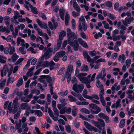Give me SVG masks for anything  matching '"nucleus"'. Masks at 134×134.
Instances as JSON below:
<instances>
[{"label": "nucleus", "instance_id": "obj_1", "mask_svg": "<svg viewBox=\"0 0 134 134\" xmlns=\"http://www.w3.org/2000/svg\"><path fill=\"white\" fill-rule=\"evenodd\" d=\"M53 50V48H49L48 49L44 52V54L42 56L41 62L37 65L36 68L38 69L40 66L44 68L49 66L50 62L48 61H46L43 62V59H49L52 55V52Z\"/></svg>", "mask_w": 134, "mask_h": 134}, {"label": "nucleus", "instance_id": "obj_2", "mask_svg": "<svg viewBox=\"0 0 134 134\" xmlns=\"http://www.w3.org/2000/svg\"><path fill=\"white\" fill-rule=\"evenodd\" d=\"M96 74V73H94L92 75L90 80V79L91 77V74L89 75L86 77H85L87 75L86 73L83 72L79 73L77 77L79 78L80 81L84 83L86 85L87 88H90L91 87L90 85V82L94 80Z\"/></svg>", "mask_w": 134, "mask_h": 134}, {"label": "nucleus", "instance_id": "obj_3", "mask_svg": "<svg viewBox=\"0 0 134 134\" xmlns=\"http://www.w3.org/2000/svg\"><path fill=\"white\" fill-rule=\"evenodd\" d=\"M89 106V109L92 114H97L101 111L100 108L94 104H90Z\"/></svg>", "mask_w": 134, "mask_h": 134}, {"label": "nucleus", "instance_id": "obj_4", "mask_svg": "<svg viewBox=\"0 0 134 134\" xmlns=\"http://www.w3.org/2000/svg\"><path fill=\"white\" fill-rule=\"evenodd\" d=\"M71 38H69L68 41V43L71 46L73 47L75 51H77L79 48V44L77 40L76 39L71 40Z\"/></svg>", "mask_w": 134, "mask_h": 134}, {"label": "nucleus", "instance_id": "obj_5", "mask_svg": "<svg viewBox=\"0 0 134 134\" xmlns=\"http://www.w3.org/2000/svg\"><path fill=\"white\" fill-rule=\"evenodd\" d=\"M77 85V84L74 85L72 88L73 90L77 93L81 92L84 88L83 84L78 85Z\"/></svg>", "mask_w": 134, "mask_h": 134}, {"label": "nucleus", "instance_id": "obj_6", "mask_svg": "<svg viewBox=\"0 0 134 134\" xmlns=\"http://www.w3.org/2000/svg\"><path fill=\"white\" fill-rule=\"evenodd\" d=\"M67 35L68 37V41L69 38H71V39H76L77 38V36L76 35L74 32H72L71 30L69 28H68L66 30Z\"/></svg>", "mask_w": 134, "mask_h": 134}, {"label": "nucleus", "instance_id": "obj_7", "mask_svg": "<svg viewBox=\"0 0 134 134\" xmlns=\"http://www.w3.org/2000/svg\"><path fill=\"white\" fill-rule=\"evenodd\" d=\"M134 20L133 17L129 18L126 17L125 20H122V23L125 26H127L128 24H130Z\"/></svg>", "mask_w": 134, "mask_h": 134}, {"label": "nucleus", "instance_id": "obj_8", "mask_svg": "<svg viewBox=\"0 0 134 134\" xmlns=\"http://www.w3.org/2000/svg\"><path fill=\"white\" fill-rule=\"evenodd\" d=\"M79 22L78 30H81L82 29V25L86 24L85 18L83 16H81L79 18Z\"/></svg>", "mask_w": 134, "mask_h": 134}, {"label": "nucleus", "instance_id": "obj_9", "mask_svg": "<svg viewBox=\"0 0 134 134\" xmlns=\"http://www.w3.org/2000/svg\"><path fill=\"white\" fill-rule=\"evenodd\" d=\"M90 99H92V102L97 104H100V102L99 101L97 100L93 99V98H95L97 100L99 99V98L97 95L96 94H93L91 96H90Z\"/></svg>", "mask_w": 134, "mask_h": 134}, {"label": "nucleus", "instance_id": "obj_10", "mask_svg": "<svg viewBox=\"0 0 134 134\" xmlns=\"http://www.w3.org/2000/svg\"><path fill=\"white\" fill-rule=\"evenodd\" d=\"M8 68L9 67L7 65H5L3 66V69L1 70V74L2 77H3L4 76L6 75Z\"/></svg>", "mask_w": 134, "mask_h": 134}, {"label": "nucleus", "instance_id": "obj_11", "mask_svg": "<svg viewBox=\"0 0 134 134\" xmlns=\"http://www.w3.org/2000/svg\"><path fill=\"white\" fill-rule=\"evenodd\" d=\"M62 41L61 40H58L57 45H55L54 50H53L52 53L55 54L57 50L59 49L61 45Z\"/></svg>", "mask_w": 134, "mask_h": 134}, {"label": "nucleus", "instance_id": "obj_12", "mask_svg": "<svg viewBox=\"0 0 134 134\" xmlns=\"http://www.w3.org/2000/svg\"><path fill=\"white\" fill-rule=\"evenodd\" d=\"M48 111L50 116L52 118V119L55 121H57L58 119V116L57 115H56L55 114L53 115L51 110L49 109Z\"/></svg>", "mask_w": 134, "mask_h": 134}, {"label": "nucleus", "instance_id": "obj_13", "mask_svg": "<svg viewBox=\"0 0 134 134\" xmlns=\"http://www.w3.org/2000/svg\"><path fill=\"white\" fill-rule=\"evenodd\" d=\"M105 69L104 68H103L101 72L97 76V79H98L100 78L102 80L103 79L106 75V74L105 72Z\"/></svg>", "mask_w": 134, "mask_h": 134}, {"label": "nucleus", "instance_id": "obj_14", "mask_svg": "<svg viewBox=\"0 0 134 134\" xmlns=\"http://www.w3.org/2000/svg\"><path fill=\"white\" fill-rule=\"evenodd\" d=\"M71 109L70 108H67L64 107L63 108V110L60 111V113L61 114H64L66 113L68 114H69L71 113Z\"/></svg>", "mask_w": 134, "mask_h": 134}, {"label": "nucleus", "instance_id": "obj_15", "mask_svg": "<svg viewBox=\"0 0 134 134\" xmlns=\"http://www.w3.org/2000/svg\"><path fill=\"white\" fill-rule=\"evenodd\" d=\"M20 108L22 110L26 109L27 111H29L31 109L30 106H29L27 103H22L20 105Z\"/></svg>", "mask_w": 134, "mask_h": 134}, {"label": "nucleus", "instance_id": "obj_16", "mask_svg": "<svg viewBox=\"0 0 134 134\" xmlns=\"http://www.w3.org/2000/svg\"><path fill=\"white\" fill-rule=\"evenodd\" d=\"M36 21L40 27L42 29H46L47 27V25L44 22H42L39 19H37Z\"/></svg>", "mask_w": 134, "mask_h": 134}, {"label": "nucleus", "instance_id": "obj_17", "mask_svg": "<svg viewBox=\"0 0 134 134\" xmlns=\"http://www.w3.org/2000/svg\"><path fill=\"white\" fill-rule=\"evenodd\" d=\"M18 97H16L14 99L13 102V107H14V108H15L17 111L19 104L18 102Z\"/></svg>", "mask_w": 134, "mask_h": 134}, {"label": "nucleus", "instance_id": "obj_18", "mask_svg": "<svg viewBox=\"0 0 134 134\" xmlns=\"http://www.w3.org/2000/svg\"><path fill=\"white\" fill-rule=\"evenodd\" d=\"M12 102H10L7 108L8 110L10 111V112L12 113L13 114H14L16 113L17 111L16 109H15V108H14V107H12Z\"/></svg>", "mask_w": 134, "mask_h": 134}, {"label": "nucleus", "instance_id": "obj_19", "mask_svg": "<svg viewBox=\"0 0 134 134\" xmlns=\"http://www.w3.org/2000/svg\"><path fill=\"white\" fill-rule=\"evenodd\" d=\"M83 56L84 57L86 58L88 62H93V60L91 58L87 53V51H84L83 52Z\"/></svg>", "mask_w": 134, "mask_h": 134}, {"label": "nucleus", "instance_id": "obj_20", "mask_svg": "<svg viewBox=\"0 0 134 134\" xmlns=\"http://www.w3.org/2000/svg\"><path fill=\"white\" fill-rule=\"evenodd\" d=\"M118 82H116L114 85L112 86L111 87V89L114 92L115 91H118L120 89V85H118Z\"/></svg>", "mask_w": 134, "mask_h": 134}, {"label": "nucleus", "instance_id": "obj_21", "mask_svg": "<svg viewBox=\"0 0 134 134\" xmlns=\"http://www.w3.org/2000/svg\"><path fill=\"white\" fill-rule=\"evenodd\" d=\"M27 123L26 122L25 124H23L22 125V129L23 133L22 134L25 133L28 131L29 128L27 127Z\"/></svg>", "mask_w": 134, "mask_h": 134}, {"label": "nucleus", "instance_id": "obj_22", "mask_svg": "<svg viewBox=\"0 0 134 134\" xmlns=\"http://www.w3.org/2000/svg\"><path fill=\"white\" fill-rule=\"evenodd\" d=\"M20 123H16L15 126L16 129L18 130V132L19 133H20L22 132V129L21 128V120L20 119L19 120Z\"/></svg>", "mask_w": 134, "mask_h": 134}, {"label": "nucleus", "instance_id": "obj_23", "mask_svg": "<svg viewBox=\"0 0 134 134\" xmlns=\"http://www.w3.org/2000/svg\"><path fill=\"white\" fill-rule=\"evenodd\" d=\"M19 57V55H17L16 53H14L12 55L11 58L9 59L8 60L9 61L12 60V61L14 62L16 61Z\"/></svg>", "mask_w": 134, "mask_h": 134}, {"label": "nucleus", "instance_id": "obj_24", "mask_svg": "<svg viewBox=\"0 0 134 134\" xmlns=\"http://www.w3.org/2000/svg\"><path fill=\"white\" fill-rule=\"evenodd\" d=\"M79 44L83 47L87 48L88 47L86 42L83 41L81 38H79L78 39Z\"/></svg>", "mask_w": 134, "mask_h": 134}, {"label": "nucleus", "instance_id": "obj_25", "mask_svg": "<svg viewBox=\"0 0 134 134\" xmlns=\"http://www.w3.org/2000/svg\"><path fill=\"white\" fill-rule=\"evenodd\" d=\"M51 97L50 94H48L47 96V102L46 103V108L47 109L48 107V105L50 104L51 103Z\"/></svg>", "mask_w": 134, "mask_h": 134}, {"label": "nucleus", "instance_id": "obj_26", "mask_svg": "<svg viewBox=\"0 0 134 134\" xmlns=\"http://www.w3.org/2000/svg\"><path fill=\"white\" fill-rule=\"evenodd\" d=\"M130 80L128 78L125 80L124 79H122L120 83V85L122 86H124L126 83V85H127L130 83Z\"/></svg>", "mask_w": 134, "mask_h": 134}, {"label": "nucleus", "instance_id": "obj_27", "mask_svg": "<svg viewBox=\"0 0 134 134\" xmlns=\"http://www.w3.org/2000/svg\"><path fill=\"white\" fill-rule=\"evenodd\" d=\"M125 59L126 57L125 55L122 54L119 56L118 60L119 62H121L122 63H124Z\"/></svg>", "mask_w": 134, "mask_h": 134}, {"label": "nucleus", "instance_id": "obj_28", "mask_svg": "<svg viewBox=\"0 0 134 134\" xmlns=\"http://www.w3.org/2000/svg\"><path fill=\"white\" fill-rule=\"evenodd\" d=\"M48 26L51 30L55 29L58 26L57 24H53L51 22L49 21L48 23Z\"/></svg>", "mask_w": 134, "mask_h": 134}, {"label": "nucleus", "instance_id": "obj_29", "mask_svg": "<svg viewBox=\"0 0 134 134\" xmlns=\"http://www.w3.org/2000/svg\"><path fill=\"white\" fill-rule=\"evenodd\" d=\"M59 14L61 19L64 20V14L65 13V10L64 9H60L59 10Z\"/></svg>", "mask_w": 134, "mask_h": 134}, {"label": "nucleus", "instance_id": "obj_30", "mask_svg": "<svg viewBox=\"0 0 134 134\" xmlns=\"http://www.w3.org/2000/svg\"><path fill=\"white\" fill-rule=\"evenodd\" d=\"M1 37L4 40H6L7 42H10L13 40V37L11 35H9L6 38L5 36H2Z\"/></svg>", "mask_w": 134, "mask_h": 134}, {"label": "nucleus", "instance_id": "obj_31", "mask_svg": "<svg viewBox=\"0 0 134 134\" xmlns=\"http://www.w3.org/2000/svg\"><path fill=\"white\" fill-rule=\"evenodd\" d=\"M91 121L94 126L98 128L101 129L100 125H99V122L95 121L93 120H91Z\"/></svg>", "mask_w": 134, "mask_h": 134}, {"label": "nucleus", "instance_id": "obj_32", "mask_svg": "<svg viewBox=\"0 0 134 134\" xmlns=\"http://www.w3.org/2000/svg\"><path fill=\"white\" fill-rule=\"evenodd\" d=\"M87 91L86 89H85L83 92L82 95L85 98L89 99H90V96L87 95Z\"/></svg>", "mask_w": 134, "mask_h": 134}, {"label": "nucleus", "instance_id": "obj_33", "mask_svg": "<svg viewBox=\"0 0 134 134\" xmlns=\"http://www.w3.org/2000/svg\"><path fill=\"white\" fill-rule=\"evenodd\" d=\"M34 66H33L32 67L30 68L28 70V71L27 73L26 74L27 75L29 76H31L33 75V71L34 70Z\"/></svg>", "mask_w": 134, "mask_h": 134}, {"label": "nucleus", "instance_id": "obj_34", "mask_svg": "<svg viewBox=\"0 0 134 134\" xmlns=\"http://www.w3.org/2000/svg\"><path fill=\"white\" fill-rule=\"evenodd\" d=\"M66 35V32L64 31H61L59 35V40H62L63 39V37Z\"/></svg>", "mask_w": 134, "mask_h": 134}, {"label": "nucleus", "instance_id": "obj_35", "mask_svg": "<svg viewBox=\"0 0 134 134\" xmlns=\"http://www.w3.org/2000/svg\"><path fill=\"white\" fill-rule=\"evenodd\" d=\"M70 17L69 14L66 12L65 17V22L66 25H68L69 20L70 19Z\"/></svg>", "mask_w": 134, "mask_h": 134}, {"label": "nucleus", "instance_id": "obj_36", "mask_svg": "<svg viewBox=\"0 0 134 134\" xmlns=\"http://www.w3.org/2000/svg\"><path fill=\"white\" fill-rule=\"evenodd\" d=\"M80 69L82 71H87L89 70L88 66L85 64L81 66Z\"/></svg>", "mask_w": 134, "mask_h": 134}, {"label": "nucleus", "instance_id": "obj_37", "mask_svg": "<svg viewBox=\"0 0 134 134\" xmlns=\"http://www.w3.org/2000/svg\"><path fill=\"white\" fill-rule=\"evenodd\" d=\"M83 123L85 127L90 131L91 130L92 126L90 123L86 121H84Z\"/></svg>", "mask_w": 134, "mask_h": 134}, {"label": "nucleus", "instance_id": "obj_38", "mask_svg": "<svg viewBox=\"0 0 134 134\" xmlns=\"http://www.w3.org/2000/svg\"><path fill=\"white\" fill-rule=\"evenodd\" d=\"M4 20L5 25L7 26H9L10 24V19L9 16H6L4 17Z\"/></svg>", "mask_w": 134, "mask_h": 134}, {"label": "nucleus", "instance_id": "obj_39", "mask_svg": "<svg viewBox=\"0 0 134 134\" xmlns=\"http://www.w3.org/2000/svg\"><path fill=\"white\" fill-rule=\"evenodd\" d=\"M67 70L68 71V73L69 74L72 73L74 70L73 65H69L68 66Z\"/></svg>", "mask_w": 134, "mask_h": 134}, {"label": "nucleus", "instance_id": "obj_40", "mask_svg": "<svg viewBox=\"0 0 134 134\" xmlns=\"http://www.w3.org/2000/svg\"><path fill=\"white\" fill-rule=\"evenodd\" d=\"M25 42L24 40L23 39H22L20 37H18L16 41V45L19 46L20 42L24 43Z\"/></svg>", "mask_w": 134, "mask_h": 134}, {"label": "nucleus", "instance_id": "obj_41", "mask_svg": "<svg viewBox=\"0 0 134 134\" xmlns=\"http://www.w3.org/2000/svg\"><path fill=\"white\" fill-rule=\"evenodd\" d=\"M41 78H39L38 79V80L41 82H42L44 83H45V84L44 85L45 87H46L47 86V85L46 83L45 80L43 79L44 78L45 76H41Z\"/></svg>", "mask_w": 134, "mask_h": 134}, {"label": "nucleus", "instance_id": "obj_42", "mask_svg": "<svg viewBox=\"0 0 134 134\" xmlns=\"http://www.w3.org/2000/svg\"><path fill=\"white\" fill-rule=\"evenodd\" d=\"M56 54L60 58H61L63 57L66 54V53L64 51H61L56 53Z\"/></svg>", "mask_w": 134, "mask_h": 134}, {"label": "nucleus", "instance_id": "obj_43", "mask_svg": "<svg viewBox=\"0 0 134 134\" xmlns=\"http://www.w3.org/2000/svg\"><path fill=\"white\" fill-rule=\"evenodd\" d=\"M6 81V79H4L0 83V89L2 90L4 88L5 83Z\"/></svg>", "mask_w": 134, "mask_h": 134}, {"label": "nucleus", "instance_id": "obj_44", "mask_svg": "<svg viewBox=\"0 0 134 134\" xmlns=\"http://www.w3.org/2000/svg\"><path fill=\"white\" fill-rule=\"evenodd\" d=\"M72 115L74 116H75L76 115V111L77 110V108L75 106L72 107Z\"/></svg>", "mask_w": 134, "mask_h": 134}, {"label": "nucleus", "instance_id": "obj_45", "mask_svg": "<svg viewBox=\"0 0 134 134\" xmlns=\"http://www.w3.org/2000/svg\"><path fill=\"white\" fill-rule=\"evenodd\" d=\"M23 80L22 77L20 78L16 84V86L18 87H19L21 86L23 84Z\"/></svg>", "mask_w": 134, "mask_h": 134}, {"label": "nucleus", "instance_id": "obj_46", "mask_svg": "<svg viewBox=\"0 0 134 134\" xmlns=\"http://www.w3.org/2000/svg\"><path fill=\"white\" fill-rule=\"evenodd\" d=\"M76 104L78 105H87L89 104V103L87 102L84 101L83 102H76Z\"/></svg>", "mask_w": 134, "mask_h": 134}, {"label": "nucleus", "instance_id": "obj_47", "mask_svg": "<svg viewBox=\"0 0 134 134\" xmlns=\"http://www.w3.org/2000/svg\"><path fill=\"white\" fill-rule=\"evenodd\" d=\"M12 31L13 37L14 38L16 37L18 34V30L17 28L16 27L15 28V31L13 30Z\"/></svg>", "mask_w": 134, "mask_h": 134}, {"label": "nucleus", "instance_id": "obj_48", "mask_svg": "<svg viewBox=\"0 0 134 134\" xmlns=\"http://www.w3.org/2000/svg\"><path fill=\"white\" fill-rule=\"evenodd\" d=\"M21 100L25 102H29L30 99L27 97V96L25 97H24L21 98Z\"/></svg>", "mask_w": 134, "mask_h": 134}, {"label": "nucleus", "instance_id": "obj_49", "mask_svg": "<svg viewBox=\"0 0 134 134\" xmlns=\"http://www.w3.org/2000/svg\"><path fill=\"white\" fill-rule=\"evenodd\" d=\"M1 127L2 128L4 131L6 132L7 131V126L5 124H2L1 126Z\"/></svg>", "mask_w": 134, "mask_h": 134}, {"label": "nucleus", "instance_id": "obj_50", "mask_svg": "<svg viewBox=\"0 0 134 134\" xmlns=\"http://www.w3.org/2000/svg\"><path fill=\"white\" fill-rule=\"evenodd\" d=\"M69 100L71 102H75L76 101V99L74 97L71 95H69L68 96Z\"/></svg>", "mask_w": 134, "mask_h": 134}, {"label": "nucleus", "instance_id": "obj_51", "mask_svg": "<svg viewBox=\"0 0 134 134\" xmlns=\"http://www.w3.org/2000/svg\"><path fill=\"white\" fill-rule=\"evenodd\" d=\"M102 23L104 25V28L106 29H108L109 28V25L107 23L106 21H104L102 22Z\"/></svg>", "mask_w": 134, "mask_h": 134}, {"label": "nucleus", "instance_id": "obj_52", "mask_svg": "<svg viewBox=\"0 0 134 134\" xmlns=\"http://www.w3.org/2000/svg\"><path fill=\"white\" fill-rule=\"evenodd\" d=\"M96 85L97 87L100 88H102L103 87V85L100 83V81L99 80H98L96 82Z\"/></svg>", "mask_w": 134, "mask_h": 134}, {"label": "nucleus", "instance_id": "obj_53", "mask_svg": "<svg viewBox=\"0 0 134 134\" xmlns=\"http://www.w3.org/2000/svg\"><path fill=\"white\" fill-rule=\"evenodd\" d=\"M131 63V60L130 59H127L125 63L127 67H129Z\"/></svg>", "mask_w": 134, "mask_h": 134}, {"label": "nucleus", "instance_id": "obj_54", "mask_svg": "<svg viewBox=\"0 0 134 134\" xmlns=\"http://www.w3.org/2000/svg\"><path fill=\"white\" fill-rule=\"evenodd\" d=\"M104 94V90L103 89L100 91L99 94L100 99L104 98L103 96Z\"/></svg>", "mask_w": 134, "mask_h": 134}, {"label": "nucleus", "instance_id": "obj_55", "mask_svg": "<svg viewBox=\"0 0 134 134\" xmlns=\"http://www.w3.org/2000/svg\"><path fill=\"white\" fill-rule=\"evenodd\" d=\"M125 120L124 119H122L120 121V125H119V127L121 128H123L125 125Z\"/></svg>", "mask_w": 134, "mask_h": 134}, {"label": "nucleus", "instance_id": "obj_56", "mask_svg": "<svg viewBox=\"0 0 134 134\" xmlns=\"http://www.w3.org/2000/svg\"><path fill=\"white\" fill-rule=\"evenodd\" d=\"M55 65V64L53 62V61H51L50 62V70H52L54 69V66Z\"/></svg>", "mask_w": 134, "mask_h": 134}, {"label": "nucleus", "instance_id": "obj_57", "mask_svg": "<svg viewBox=\"0 0 134 134\" xmlns=\"http://www.w3.org/2000/svg\"><path fill=\"white\" fill-rule=\"evenodd\" d=\"M113 40L115 41H116L117 40H119L120 39L121 36L120 35H118L117 36H112Z\"/></svg>", "mask_w": 134, "mask_h": 134}, {"label": "nucleus", "instance_id": "obj_58", "mask_svg": "<svg viewBox=\"0 0 134 134\" xmlns=\"http://www.w3.org/2000/svg\"><path fill=\"white\" fill-rule=\"evenodd\" d=\"M24 48L23 47H20L19 49L20 52L23 54H25L26 53V51L24 50Z\"/></svg>", "mask_w": 134, "mask_h": 134}, {"label": "nucleus", "instance_id": "obj_59", "mask_svg": "<svg viewBox=\"0 0 134 134\" xmlns=\"http://www.w3.org/2000/svg\"><path fill=\"white\" fill-rule=\"evenodd\" d=\"M80 110L82 112L86 114H89L90 113V111L86 108H82Z\"/></svg>", "mask_w": 134, "mask_h": 134}, {"label": "nucleus", "instance_id": "obj_60", "mask_svg": "<svg viewBox=\"0 0 134 134\" xmlns=\"http://www.w3.org/2000/svg\"><path fill=\"white\" fill-rule=\"evenodd\" d=\"M10 102L9 101L7 100L4 102L3 105V107L5 109H6L7 108Z\"/></svg>", "mask_w": 134, "mask_h": 134}, {"label": "nucleus", "instance_id": "obj_61", "mask_svg": "<svg viewBox=\"0 0 134 134\" xmlns=\"http://www.w3.org/2000/svg\"><path fill=\"white\" fill-rule=\"evenodd\" d=\"M121 30L120 31V33L121 35H124L125 33V31L126 29V28L125 26L124 27L122 28H120Z\"/></svg>", "mask_w": 134, "mask_h": 134}, {"label": "nucleus", "instance_id": "obj_62", "mask_svg": "<svg viewBox=\"0 0 134 134\" xmlns=\"http://www.w3.org/2000/svg\"><path fill=\"white\" fill-rule=\"evenodd\" d=\"M65 128L67 132L68 133H70L71 131V129L70 126L68 125L65 126Z\"/></svg>", "mask_w": 134, "mask_h": 134}, {"label": "nucleus", "instance_id": "obj_63", "mask_svg": "<svg viewBox=\"0 0 134 134\" xmlns=\"http://www.w3.org/2000/svg\"><path fill=\"white\" fill-rule=\"evenodd\" d=\"M10 129L11 132L14 133L16 131V129H15L14 126L12 124L10 125Z\"/></svg>", "mask_w": 134, "mask_h": 134}, {"label": "nucleus", "instance_id": "obj_64", "mask_svg": "<svg viewBox=\"0 0 134 134\" xmlns=\"http://www.w3.org/2000/svg\"><path fill=\"white\" fill-rule=\"evenodd\" d=\"M121 101V99H119L115 103L116 105V108H117L119 107H121V105L120 103Z\"/></svg>", "mask_w": 134, "mask_h": 134}]
</instances>
